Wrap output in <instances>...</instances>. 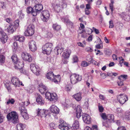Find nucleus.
<instances>
[{
    "label": "nucleus",
    "mask_w": 130,
    "mask_h": 130,
    "mask_svg": "<svg viewBox=\"0 0 130 130\" xmlns=\"http://www.w3.org/2000/svg\"><path fill=\"white\" fill-rule=\"evenodd\" d=\"M63 48H60L59 47H56L54 49L55 52L56 54L58 55L59 54H61L63 51Z\"/></svg>",
    "instance_id": "26"
},
{
    "label": "nucleus",
    "mask_w": 130,
    "mask_h": 130,
    "mask_svg": "<svg viewBox=\"0 0 130 130\" xmlns=\"http://www.w3.org/2000/svg\"><path fill=\"white\" fill-rule=\"evenodd\" d=\"M53 35L52 33H46L45 37L46 38H49L52 37Z\"/></svg>",
    "instance_id": "52"
},
{
    "label": "nucleus",
    "mask_w": 130,
    "mask_h": 130,
    "mask_svg": "<svg viewBox=\"0 0 130 130\" xmlns=\"http://www.w3.org/2000/svg\"><path fill=\"white\" fill-rule=\"evenodd\" d=\"M95 47L97 49H102L103 47V43H98L95 45Z\"/></svg>",
    "instance_id": "49"
},
{
    "label": "nucleus",
    "mask_w": 130,
    "mask_h": 130,
    "mask_svg": "<svg viewBox=\"0 0 130 130\" xmlns=\"http://www.w3.org/2000/svg\"><path fill=\"white\" fill-rule=\"evenodd\" d=\"M50 100V101H55L57 99L56 94L55 93H52V95Z\"/></svg>",
    "instance_id": "36"
},
{
    "label": "nucleus",
    "mask_w": 130,
    "mask_h": 130,
    "mask_svg": "<svg viewBox=\"0 0 130 130\" xmlns=\"http://www.w3.org/2000/svg\"><path fill=\"white\" fill-rule=\"evenodd\" d=\"M73 61L74 62H77L78 60V57L76 55H74L73 56Z\"/></svg>",
    "instance_id": "54"
},
{
    "label": "nucleus",
    "mask_w": 130,
    "mask_h": 130,
    "mask_svg": "<svg viewBox=\"0 0 130 130\" xmlns=\"http://www.w3.org/2000/svg\"><path fill=\"white\" fill-rule=\"evenodd\" d=\"M11 59L14 63L20 60V59L17 57V55L15 54L13 55L12 56Z\"/></svg>",
    "instance_id": "32"
},
{
    "label": "nucleus",
    "mask_w": 130,
    "mask_h": 130,
    "mask_svg": "<svg viewBox=\"0 0 130 130\" xmlns=\"http://www.w3.org/2000/svg\"><path fill=\"white\" fill-rule=\"evenodd\" d=\"M46 76L47 79L52 80V79L54 78V75L52 71H50L46 74Z\"/></svg>",
    "instance_id": "29"
},
{
    "label": "nucleus",
    "mask_w": 130,
    "mask_h": 130,
    "mask_svg": "<svg viewBox=\"0 0 130 130\" xmlns=\"http://www.w3.org/2000/svg\"><path fill=\"white\" fill-rule=\"evenodd\" d=\"M123 26V24L121 23H118L116 26V29L117 31L121 29Z\"/></svg>",
    "instance_id": "39"
},
{
    "label": "nucleus",
    "mask_w": 130,
    "mask_h": 130,
    "mask_svg": "<svg viewBox=\"0 0 130 130\" xmlns=\"http://www.w3.org/2000/svg\"><path fill=\"white\" fill-rule=\"evenodd\" d=\"M107 120L110 122H111L114 121V116L113 115L109 114L107 116Z\"/></svg>",
    "instance_id": "30"
},
{
    "label": "nucleus",
    "mask_w": 130,
    "mask_h": 130,
    "mask_svg": "<svg viewBox=\"0 0 130 130\" xmlns=\"http://www.w3.org/2000/svg\"><path fill=\"white\" fill-rule=\"evenodd\" d=\"M71 53V51L70 50H67L64 51L63 52L62 56L65 58H68L69 57Z\"/></svg>",
    "instance_id": "25"
},
{
    "label": "nucleus",
    "mask_w": 130,
    "mask_h": 130,
    "mask_svg": "<svg viewBox=\"0 0 130 130\" xmlns=\"http://www.w3.org/2000/svg\"><path fill=\"white\" fill-rule=\"evenodd\" d=\"M110 3L109 4L110 9L111 10V12L112 13L113 10V4H114V0H111Z\"/></svg>",
    "instance_id": "41"
},
{
    "label": "nucleus",
    "mask_w": 130,
    "mask_h": 130,
    "mask_svg": "<svg viewBox=\"0 0 130 130\" xmlns=\"http://www.w3.org/2000/svg\"><path fill=\"white\" fill-rule=\"evenodd\" d=\"M43 7L42 5L40 4H37L34 7V8L36 13H39L40 11L42 10Z\"/></svg>",
    "instance_id": "18"
},
{
    "label": "nucleus",
    "mask_w": 130,
    "mask_h": 130,
    "mask_svg": "<svg viewBox=\"0 0 130 130\" xmlns=\"http://www.w3.org/2000/svg\"><path fill=\"white\" fill-rule=\"evenodd\" d=\"M22 58L24 60L29 62H31L32 60V57L29 53H22L21 54Z\"/></svg>",
    "instance_id": "9"
},
{
    "label": "nucleus",
    "mask_w": 130,
    "mask_h": 130,
    "mask_svg": "<svg viewBox=\"0 0 130 130\" xmlns=\"http://www.w3.org/2000/svg\"><path fill=\"white\" fill-rule=\"evenodd\" d=\"M39 86V91L42 94L44 93L47 89V88L46 86L42 83L40 84Z\"/></svg>",
    "instance_id": "21"
},
{
    "label": "nucleus",
    "mask_w": 130,
    "mask_h": 130,
    "mask_svg": "<svg viewBox=\"0 0 130 130\" xmlns=\"http://www.w3.org/2000/svg\"><path fill=\"white\" fill-rule=\"evenodd\" d=\"M117 130H126L125 127L121 126L119 127L117 129Z\"/></svg>",
    "instance_id": "64"
},
{
    "label": "nucleus",
    "mask_w": 130,
    "mask_h": 130,
    "mask_svg": "<svg viewBox=\"0 0 130 130\" xmlns=\"http://www.w3.org/2000/svg\"><path fill=\"white\" fill-rule=\"evenodd\" d=\"M27 12L28 13H31L33 16H35L37 14V13L35 11L34 7L33 8L30 7L27 8Z\"/></svg>",
    "instance_id": "20"
},
{
    "label": "nucleus",
    "mask_w": 130,
    "mask_h": 130,
    "mask_svg": "<svg viewBox=\"0 0 130 130\" xmlns=\"http://www.w3.org/2000/svg\"><path fill=\"white\" fill-rule=\"evenodd\" d=\"M59 122L60 123L58 126L59 128L62 130H68L70 128L68 125L62 119L59 120Z\"/></svg>",
    "instance_id": "7"
},
{
    "label": "nucleus",
    "mask_w": 130,
    "mask_h": 130,
    "mask_svg": "<svg viewBox=\"0 0 130 130\" xmlns=\"http://www.w3.org/2000/svg\"><path fill=\"white\" fill-rule=\"evenodd\" d=\"M85 105L87 107H88V101H89V99L87 98H85Z\"/></svg>",
    "instance_id": "56"
},
{
    "label": "nucleus",
    "mask_w": 130,
    "mask_h": 130,
    "mask_svg": "<svg viewBox=\"0 0 130 130\" xmlns=\"http://www.w3.org/2000/svg\"><path fill=\"white\" fill-rule=\"evenodd\" d=\"M121 17L122 18H123L126 21H128L129 20V16L127 15L125 12H123L121 14Z\"/></svg>",
    "instance_id": "31"
},
{
    "label": "nucleus",
    "mask_w": 130,
    "mask_h": 130,
    "mask_svg": "<svg viewBox=\"0 0 130 130\" xmlns=\"http://www.w3.org/2000/svg\"><path fill=\"white\" fill-rule=\"evenodd\" d=\"M107 120H104L102 121L103 126L106 128L109 127L110 126V122H107Z\"/></svg>",
    "instance_id": "35"
},
{
    "label": "nucleus",
    "mask_w": 130,
    "mask_h": 130,
    "mask_svg": "<svg viewBox=\"0 0 130 130\" xmlns=\"http://www.w3.org/2000/svg\"><path fill=\"white\" fill-rule=\"evenodd\" d=\"M37 111V115L42 118H45L47 116V111L44 109H40L39 108Z\"/></svg>",
    "instance_id": "12"
},
{
    "label": "nucleus",
    "mask_w": 130,
    "mask_h": 130,
    "mask_svg": "<svg viewBox=\"0 0 130 130\" xmlns=\"http://www.w3.org/2000/svg\"><path fill=\"white\" fill-rule=\"evenodd\" d=\"M41 17L43 21L46 22L49 19L50 14L47 10L43 11L41 13Z\"/></svg>",
    "instance_id": "8"
},
{
    "label": "nucleus",
    "mask_w": 130,
    "mask_h": 130,
    "mask_svg": "<svg viewBox=\"0 0 130 130\" xmlns=\"http://www.w3.org/2000/svg\"><path fill=\"white\" fill-rule=\"evenodd\" d=\"M11 82L15 87L20 86L19 80L17 77L15 76L13 77L11 80Z\"/></svg>",
    "instance_id": "13"
},
{
    "label": "nucleus",
    "mask_w": 130,
    "mask_h": 130,
    "mask_svg": "<svg viewBox=\"0 0 130 130\" xmlns=\"http://www.w3.org/2000/svg\"><path fill=\"white\" fill-rule=\"evenodd\" d=\"M30 68L31 71L37 75H39L40 73V68L38 66H36L34 63H31L30 64Z\"/></svg>",
    "instance_id": "5"
},
{
    "label": "nucleus",
    "mask_w": 130,
    "mask_h": 130,
    "mask_svg": "<svg viewBox=\"0 0 130 130\" xmlns=\"http://www.w3.org/2000/svg\"><path fill=\"white\" fill-rule=\"evenodd\" d=\"M21 115L25 119H27L29 118V116L27 113V112H25V113H24L23 115Z\"/></svg>",
    "instance_id": "51"
},
{
    "label": "nucleus",
    "mask_w": 130,
    "mask_h": 130,
    "mask_svg": "<svg viewBox=\"0 0 130 130\" xmlns=\"http://www.w3.org/2000/svg\"><path fill=\"white\" fill-rule=\"evenodd\" d=\"M70 79L71 83L74 84L82 80V76L78 74H73L70 76Z\"/></svg>",
    "instance_id": "4"
},
{
    "label": "nucleus",
    "mask_w": 130,
    "mask_h": 130,
    "mask_svg": "<svg viewBox=\"0 0 130 130\" xmlns=\"http://www.w3.org/2000/svg\"><path fill=\"white\" fill-rule=\"evenodd\" d=\"M0 38L2 42L4 43L8 40V36L6 33H0Z\"/></svg>",
    "instance_id": "16"
},
{
    "label": "nucleus",
    "mask_w": 130,
    "mask_h": 130,
    "mask_svg": "<svg viewBox=\"0 0 130 130\" xmlns=\"http://www.w3.org/2000/svg\"><path fill=\"white\" fill-rule=\"evenodd\" d=\"M53 48V45L52 43H46L42 47L43 52L47 55L50 54L52 51Z\"/></svg>",
    "instance_id": "3"
},
{
    "label": "nucleus",
    "mask_w": 130,
    "mask_h": 130,
    "mask_svg": "<svg viewBox=\"0 0 130 130\" xmlns=\"http://www.w3.org/2000/svg\"><path fill=\"white\" fill-rule=\"evenodd\" d=\"M19 20H17L13 22V24H12V26H14L16 28H17L19 26Z\"/></svg>",
    "instance_id": "40"
},
{
    "label": "nucleus",
    "mask_w": 130,
    "mask_h": 130,
    "mask_svg": "<svg viewBox=\"0 0 130 130\" xmlns=\"http://www.w3.org/2000/svg\"><path fill=\"white\" fill-rule=\"evenodd\" d=\"M127 77V75H121L119 77L118 79L120 80H121V78H122L123 79H126Z\"/></svg>",
    "instance_id": "57"
},
{
    "label": "nucleus",
    "mask_w": 130,
    "mask_h": 130,
    "mask_svg": "<svg viewBox=\"0 0 130 130\" xmlns=\"http://www.w3.org/2000/svg\"><path fill=\"white\" fill-rule=\"evenodd\" d=\"M52 93L48 92H46L45 94V97L46 99H48L49 100L51 99Z\"/></svg>",
    "instance_id": "48"
},
{
    "label": "nucleus",
    "mask_w": 130,
    "mask_h": 130,
    "mask_svg": "<svg viewBox=\"0 0 130 130\" xmlns=\"http://www.w3.org/2000/svg\"><path fill=\"white\" fill-rule=\"evenodd\" d=\"M98 108L99 111L100 112H102L103 111V108L102 106L99 105L98 106Z\"/></svg>",
    "instance_id": "63"
},
{
    "label": "nucleus",
    "mask_w": 130,
    "mask_h": 130,
    "mask_svg": "<svg viewBox=\"0 0 130 130\" xmlns=\"http://www.w3.org/2000/svg\"><path fill=\"white\" fill-rule=\"evenodd\" d=\"M13 26L10 25L7 29V31L8 32H13L14 31V29H13Z\"/></svg>",
    "instance_id": "38"
},
{
    "label": "nucleus",
    "mask_w": 130,
    "mask_h": 130,
    "mask_svg": "<svg viewBox=\"0 0 130 130\" xmlns=\"http://www.w3.org/2000/svg\"><path fill=\"white\" fill-rule=\"evenodd\" d=\"M26 90H27L28 92L29 93H32L33 91L32 90L31 87H28L26 88Z\"/></svg>",
    "instance_id": "55"
},
{
    "label": "nucleus",
    "mask_w": 130,
    "mask_h": 130,
    "mask_svg": "<svg viewBox=\"0 0 130 130\" xmlns=\"http://www.w3.org/2000/svg\"><path fill=\"white\" fill-rule=\"evenodd\" d=\"M28 45L29 48L31 51L34 52L37 50L36 44L34 41L31 40L29 41Z\"/></svg>",
    "instance_id": "10"
},
{
    "label": "nucleus",
    "mask_w": 130,
    "mask_h": 130,
    "mask_svg": "<svg viewBox=\"0 0 130 130\" xmlns=\"http://www.w3.org/2000/svg\"><path fill=\"white\" fill-rule=\"evenodd\" d=\"M86 51L88 52H91L92 51V49L89 47H87L85 49Z\"/></svg>",
    "instance_id": "61"
},
{
    "label": "nucleus",
    "mask_w": 130,
    "mask_h": 130,
    "mask_svg": "<svg viewBox=\"0 0 130 130\" xmlns=\"http://www.w3.org/2000/svg\"><path fill=\"white\" fill-rule=\"evenodd\" d=\"M117 100L121 104H124L128 100V98L125 94H120L117 96Z\"/></svg>",
    "instance_id": "6"
},
{
    "label": "nucleus",
    "mask_w": 130,
    "mask_h": 130,
    "mask_svg": "<svg viewBox=\"0 0 130 130\" xmlns=\"http://www.w3.org/2000/svg\"><path fill=\"white\" fill-rule=\"evenodd\" d=\"M73 97L77 101H80L82 98L81 93L80 92L77 93L74 95Z\"/></svg>",
    "instance_id": "27"
},
{
    "label": "nucleus",
    "mask_w": 130,
    "mask_h": 130,
    "mask_svg": "<svg viewBox=\"0 0 130 130\" xmlns=\"http://www.w3.org/2000/svg\"><path fill=\"white\" fill-rule=\"evenodd\" d=\"M14 64V67L16 69H21L24 66V64L23 62H21L20 60Z\"/></svg>",
    "instance_id": "22"
},
{
    "label": "nucleus",
    "mask_w": 130,
    "mask_h": 130,
    "mask_svg": "<svg viewBox=\"0 0 130 130\" xmlns=\"http://www.w3.org/2000/svg\"><path fill=\"white\" fill-rule=\"evenodd\" d=\"M52 27L54 30H56L57 31L60 30L61 29L60 26L57 23L54 24Z\"/></svg>",
    "instance_id": "34"
},
{
    "label": "nucleus",
    "mask_w": 130,
    "mask_h": 130,
    "mask_svg": "<svg viewBox=\"0 0 130 130\" xmlns=\"http://www.w3.org/2000/svg\"><path fill=\"white\" fill-rule=\"evenodd\" d=\"M27 32H34V25L30 24L27 27L25 31Z\"/></svg>",
    "instance_id": "23"
},
{
    "label": "nucleus",
    "mask_w": 130,
    "mask_h": 130,
    "mask_svg": "<svg viewBox=\"0 0 130 130\" xmlns=\"http://www.w3.org/2000/svg\"><path fill=\"white\" fill-rule=\"evenodd\" d=\"M79 125V123L78 121L76 120L74 121L71 128L72 129H76L78 128Z\"/></svg>",
    "instance_id": "24"
},
{
    "label": "nucleus",
    "mask_w": 130,
    "mask_h": 130,
    "mask_svg": "<svg viewBox=\"0 0 130 130\" xmlns=\"http://www.w3.org/2000/svg\"><path fill=\"white\" fill-rule=\"evenodd\" d=\"M12 46L13 51H15L17 50L18 47L17 43V42H14L13 43Z\"/></svg>",
    "instance_id": "46"
},
{
    "label": "nucleus",
    "mask_w": 130,
    "mask_h": 130,
    "mask_svg": "<svg viewBox=\"0 0 130 130\" xmlns=\"http://www.w3.org/2000/svg\"><path fill=\"white\" fill-rule=\"evenodd\" d=\"M100 116L104 120H107V116L105 113H101Z\"/></svg>",
    "instance_id": "47"
},
{
    "label": "nucleus",
    "mask_w": 130,
    "mask_h": 130,
    "mask_svg": "<svg viewBox=\"0 0 130 130\" xmlns=\"http://www.w3.org/2000/svg\"><path fill=\"white\" fill-rule=\"evenodd\" d=\"M18 115L14 111H12L9 113L7 116V118L9 121H11L14 123L19 122Z\"/></svg>",
    "instance_id": "2"
},
{
    "label": "nucleus",
    "mask_w": 130,
    "mask_h": 130,
    "mask_svg": "<svg viewBox=\"0 0 130 130\" xmlns=\"http://www.w3.org/2000/svg\"><path fill=\"white\" fill-rule=\"evenodd\" d=\"M30 104L29 102H27L26 103L25 102H22L20 104V106L19 107V109L20 111L21 115H23L24 113H25L27 112L26 109L25 108L24 106L26 105V106Z\"/></svg>",
    "instance_id": "11"
},
{
    "label": "nucleus",
    "mask_w": 130,
    "mask_h": 130,
    "mask_svg": "<svg viewBox=\"0 0 130 130\" xmlns=\"http://www.w3.org/2000/svg\"><path fill=\"white\" fill-rule=\"evenodd\" d=\"M61 20L63 21L66 23L70 25L71 26H72L73 25V23L72 22L70 21L69 19H68L65 17H63L62 18Z\"/></svg>",
    "instance_id": "33"
},
{
    "label": "nucleus",
    "mask_w": 130,
    "mask_h": 130,
    "mask_svg": "<svg viewBox=\"0 0 130 130\" xmlns=\"http://www.w3.org/2000/svg\"><path fill=\"white\" fill-rule=\"evenodd\" d=\"M89 63H88L85 61H83L82 62L81 66L84 67H86L89 65Z\"/></svg>",
    "instance_id": "50"
},
{
    "label": "nucleus",
    "mask_w": 130,
    "mask_h": 130,
    "mask_svg": "<svg viewBox=\"0 0 130 130\" xmlns=\"http://www.w3.org/2000/svg\"><path fill=\"white\" fill-rule=\"evenodd\" d=\"M92 60V57L90 55H88L86 57V60L88 62L89 64L91 63Z\"/></svg>",
    "instance_id": "45"
},
{
    "label": "nucleus",
    "mask_w": 130,
    "mask_h": 130,
    "mask_svg": "<svg viewBox=\"0 0 130 130\" xmlns=\"http://www.w3.org/2000/svg\"><path fill=\"white\" fill-rule=\"evenodd\" d=\"M18 13L19 15V18L20 19H22L24 17V14L22 13V11H20Z\"/></svg>",
    "instance_id": "53"
},
{
    "label": "nucleus",
    "mask_w": 130,
    "mask_h": 130,
    "mask_svg": "<svg viewBox=\"0 0 130 130\" xmlns=\"http://www.w3.org/2000/svg\"><path fill=\"white\" fill-rule=\"evenodd\" d=\"M104 52L105 55L107 56H110L111 53V50L108 49L105 50L104 51Z\"/></svg>",
    "instance_id": "43"
},
{
    "label": "nucleus",
    "mask_w": 130,
    "mask_h": 130,
    "mask_svg": "<svg viewBox=\"0 0 130 130\" xmlns=\"http://www.w3.org/2000/svg\"><path fill=\"white\" fill-rule=\"evenodd\" d=\"M117 84L119 86H121L123 85H124V84L122 81H121V80H120L117 82Z\"/></svg>",
    "instance_id": "62"
},
{
    "label": "nucleus",
    "mask_w": 130,
    "mask_h": 130,
    "mask_svg": "<svg viewBox=\"0 0 130 130\" xmlns=\"http://www.w3.org/2000/svg\"><path fill=\"white\" fill-rule=\"evenodd\" d=\"M15 102V101L13 99H9L6 102L7 105H9V104H13Z\"/></svg>",
    "instance_id": "42"
},
{
    "label": "nucleus",
    "mask_w": 130,
    "mask_h": 130,
    "mask_svg": "<svg viewBox=\"0 0 130 130\" xmlns=\"http://www.w3.org/2000/svg\"><path fill=\"white\" fill-rule=\"evenodd\" d=\"M5 60V56L2 55H0V64L3 63L4 62Z\"/></svg>",
    "instance_id": "44"
},
{
    "label": "nucleus",
    "mask_w": 130,
    "mask_h": 130,
    "mask_svg": "<svg viewBox=\"0 0 130 130\" xmlns=\"http://www.w3.org/2000/svg\"><path fill=\"white\" fill-rule=\"evenodd\" d=\"M109 28H112L114 27V25L113 24V21H110L109 22Z\"/></svg>",
    "instance_id": "58"
},
{
    "label": "nucleus",
    "mask_w": 130,
    "mask_h": 130,
    "mask_svg": "<svg viewBox=\"0 0 130 130\" xmlns=\"http://www.w3.org/2000/svg\"><path fill=\"white\" fill-rule=\"evenodd\" d=\"M76 116L77 118H79L82 116V110L81 107L79 105H78L76 108Z\"/></svg>",
    "instance_id": "17"
},
{
    "label": "nucleus",
    "mask_w": 130,
    "mask_h": 130,
    "mask_svg": "<svg viewBox=\"0 0 130 130\" xmlns=\"http://www.w3.org/2000/svg\"><path fill=\"white\" fill-rule=\"evenodd\" d=\"M126 9L128 11H130V2H128L127 3Z\"/></svg>",
    "instance_id": "60"
},
{
    "label": "nucleus",
    "mask_w": 130,
    "mask_h": 130,
    "mask_svg": "<svg viewBox=\"0 0 130 130\" xmlns=\"http://www.w3.org/2000/svg\"><path fill=\"white\" fill-rule=\"evenodd\" d=\"M50 110L52 113L56 114H58L59 113V109L54 105H52L51 106Z\"/></svg>",
    "instance_id": "19"
},
{
    "label": "nucleus",
    "mask_w": 130,
    "mask_h": 130,
    "mask_svg": "<svg viewBox=\"0 0 130 130\" xmlns=\"http://www.w3.org/2000/svg\"><path fill=\"white\" fill-rule=\"evenodd\" d=\"M36 101L40 105H42L44 103V101L42 97L38 93H36Z\"/></svg>",
    "instance_id": "15"
},
{
    "label": "nucleus",
    "mask_w": 130,
    "mask_h": 130,
    "mask_svg": "<svg viewBox=\"0 0 130 130\" xmlns=\"http://www.w3.org/2000/svg\"><path fill=\"white\" fill-rule=\"evenodd\" d=\"M89 30L91 31V32H93L94 31L95 32H99L98 29L95 28L94 27L92 28V29H89Z\"/></svg>",
    "instance_id": "59"
},
{
    "label": "nucleus",
    "mask_w": 130,
    "mask_h": 130,
    "mask_svg": "<svg viewBox=\"0 0 130 130\" xmlns=\"http://www.w3.org/2000/svg\"><path fill=\"white\" fill-rule=\"evenodd\" d=\"M52 6L55 10L58 12L61 11L62 9L66 8L67 5L64 0L61 1L56 0L53 3Z\"/></svg>",
    "instance_id": "1"
},
{
    "label": "nucleus",
    "mask_w": 130,
    "mask_h": 130,
    "mask_svg": "<svg viewBox=\"0 0 130 130\" xmlns=\"http://www.w3.org/2000/svg\"><path fill=\"white\" fill-rule=\"evenodd\" d=\"M83 119L84 122L87 124H89L91 120L90 116L88 114L83 113Z\"/></svg>",
    "instance_id": "14"
},
{
    "label": "nucleus",
    "mask_w": 130,
    "mask_h": 130,
    "mask_svg": "<svg viewBox=\"0 0 130 130\" xmlns=\"http://www.w3.org/2000/svg\"><path fill=\"white\" fill-rule=\"evenodd\" d=\"M60 75H58L57 76H54V78L52 79V82H54L55 83H57L60 81Z\"/></svg>",
    "instance_id": "28"
},
{
    "label": "nucleus",
    "mask_w": 130,
    "mask_h": 130,
    "mask_svg": "<svg viewBox=\"0 0 130 130\" xmlns=\"http://www.w3.org/2000/svg\"><path fill=\"white\" fill-rule=\"evenodd\" d=\"M17 127L18 130H23L24 128L23 125L21 123L18 124L17 125Z\"/></svg>",
    "instance_id": "37"
}]
</instances>
